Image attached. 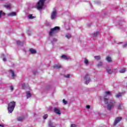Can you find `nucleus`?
Returning a JSON list of instances; mask_svg holds the SVG:
<instances>
[{
	"mask_svg": "<svg viewBox=\"0 0 127 127\" xmlns=\"http://www.w3.org/2000/svg\"><path fill=\"white\" fill-rule=\"evenodd\" d=\"M112 95V92L110 91H106L105 92L104 95V103L105 104H108L107 105V109L109 111H111L112 110V108H114L115 107V104H116V101L114 99H111L109 101L108 99H107V97H109Z\"/></svg>",
	"mask_w": 127,
	"mask_h": 127,
	"instance_id": "f257e3e1",
	"label": "nucleus"
},
{
	"mask_svg": "<svg viewBox=\"0 0 127 127\" xmlns=\"http://www.w3.org/2000/svg\"><path fill=\"white\" fill-rule=\"evenodd\" d=\"M14 108H15V102L14 101L10 102L8 104V112L9 114H11L12 112H13V110H14Z\"/></svg>",
	"mask_w": 127,
	"mask_h": 127,
	"instance_id": "f03ea898",
	"label": "nucleus"
},
{
	"mask_svg": "<svg viewBox=\"0 0 127 127\" xmlns=\"http://www.w3.org/2000/svg\"><path fill=\"white\" fill-rule=\"evenodd\" d=\"M46 0H40L37 4V8L40 10L43 8L44 5V2H45Z\"/></svg>",
	"mask_w": 127,
	"mask_h": 127,
	"instance_id": "7ed1b4c3",
	"label": "nucleus"
},
{
	"mask_svg": "<svg viewBox=\"0 0 127 127\" xmlns=\"http://www.w3.org/2000/svg\"><path fill=\"white\" fill-rule=\"evenodd\" d=\"M60 30V27L58 26H56L54 28L51 29L50 31L49 35L50 36L53 35V34H55V33H57Z\"/></svg>",
	"mask_w": 127,
	"mask_h": 127,
	"instance_id": "20e7f679",
	"label": "nucleus"
},
{
	"mask_svg": "<svg viewBox=\"0 0 127 127\" xmlns=\"http://www.w3.org/2000/svg\"><path fill=\"white\" fill-rule=\"evenodd\" d=\"M84 81L85 82V84H86V85H88L91 82V79H90V76L89 74H86L84 77Z\"/></svg>",
	"mask_w": 127,
	"mask_h": 127,
	"instance_id": "39448f33",
	"label": "nucleus"
},
{
	"mask_svg": "<svg viewBox=\"0 0 127 127\" xmlns=\"http://www.w3.org/2000/svg\"><path fill=\"white\" fill-rule=\"evenodd\" d=\"M57 15V10H56V9H54L53 11L52 12L51 15V19H52V20L55 19Z\"/></svg>",
	"mask_w": 127,
	"mask_h": 127,
	"instance_id": "423d86ee",
	"label": "nucleus"
},
{
	"mask_svg": "<svg viewBox=\"0 0 127 127\" xmlns=\"http://www.w3.org/2000/svg\"><path fill=\"white\" fill-rule=\"evenodd\" d=\"M107 72L108 74H112V72L117 73V72H118V69H113V71H112V70L110 68H107Z\"/></svg>",
	"mask_w": 127,
	"mask_h": 127,
	"instance_id": "0eeeda50",
	"label": "nucleus"
},
{
	"mask_svg": "<svg viewBox=\"0 0 127 127\" xmlns=\"http://www.w3.org/2000/svg\"><path fill=\"white\" fill-rule=\"evenodd\" d=\"M121 121H122V117H117L115 121L114 122V125L115 126H117V124L119 123H120V122H121Z\"/></svg>",
	"mask_w": 127,
	"mask_h": 127,
	"instance_id": "6e6552de",
	"label": "nucleus"
},
{
	"mask_svg": "<svg viewBox=\"0 0 127 127\" xmlns=\"http://www.w3.org/2000/svg\"><path fill=\"white\" fill-rule=\"evenodd\" d=\"M54 112L55 113V114H57V115H61V111H60V109L57 108H54Z\"/></svg>",
	"mask_w": 127,
	"mask_h": 127,
	"instance_id": "1a4fd4ad",
	"label": "nucleus"
},
{
	"mask_svg": "<svg viewBox=\"0 0 127 127\" xmlns=\"http://www.w3.org/2000/svg\"><path fill=\"white\" fill-rule=\"evenodd\" d=\"M7 16H10V17H12V16H16V12H11L7 14Z\"/></svg>",
	"mask_w": 127,
	"mask_h": 127,
	"instance_id": "9d476101",
	"label": "nucleus"
},
{
	"mask_svg": "<svg viewBox=\"0 0 127 127\" xmlns=\"http://www.w3.org/2000/svg\"><path fill=\"white\" fill-rule=\"evenodd\" d=\"M9 74H10L11 75L12 78H15L16 77V75L15 73H14V71L12 70H9Z\"/></svg>",
	"mask_w": 127,
	"mask_h": 127,
	"instance_id": "9b49d317",
	"label": "nucleus"
},
{
	"mask_svg": "<svg viewBox=\"0 0 127 127\" xmlns=\"http://www.w3.org/2000/svg\"><path fill=\"white\" fill-rule=\"evenodd\" d=\"M30 53V54H36V50L33 49V48H31L29 49Z\"/></svg>",
	"mask_w": 127,
	"mask_h": 127,
	"instance_id": "f8f14e48",
	"label": "nucleus"
},
{
	"mask_svg": "<svg viewBox=\"0 0 127 127\" xmlns=\"http://www.w3.org/2000/svg\"><path fill=\"white\" fill-rule=\"evenodd\" d=\"M4 7L6 8L7 9H11V4H5L4 5Z\"/></svg>",
	"mask_w": 127,
	"mask_h": 127,
	"instance_id": "ddd939ff",
	"label": "nucleus"
},
{
	"mask_svg": "<svg viewBox=\"0 0 127 127\" xmlns=\"http://www.w3.org/2000/svg\"><path fill=\"white\" fill-rule=\"evenodd\" d=\"M48 127H55V125H54V123L52 122L51 121H49L48 123Z\"/></svg>",
	"mask_w": 127,
	"mask_h": 127,
	"instance_id": "4468645a",
	"label": "nucleus"
},
{
	"mask_svg": "<svg viewBox=\"0 0 127 127\" xmlns=\"http://www.w3.org/2000/svg\"><path fill=\"white\" fill-rule=\"evenodd\" d=\"M125 107L124 105L122 104H120L118 106V110H123V109H124Z\"/></svg>",
	"mask_w": 127,
	"mask_h": 127,
	"instance_id": "2eb2a0df",
	"label": "nucleus"
},
{
	"mask_svg": "<svg viewBox=\"0 0 127 127\" xmlns=\"http://www.w3.org/2000/svg\"><path fill=\"white\" fill-rule=\"evenodd\" d=\"M61 67V65L60 64H55L54 66L55 69H60Z\"/></svg>",
	"mask_w": 127,
	"mask_h": 127,
	"instance_id": "dca6fc26",
	"label": "nucleus"
},
{
	"mask_svg": "<svg viewBox=\"0 0 127 127\" xmlns=\"http://www.w3.org/2000/svg\"><path fill=\"white\" fill-rule=\"evenodd\" d=\"M26 96H27V99H29V98H30V97H31V93H30V92L27 91Z\"/></svg>",
	"mask_w": 127,
	"mask_h": 127,
	"instance_id": "f3484780",
	"label": "nucleus"
},
{
	"mask_svg": "<svg viewBox=\"0 0 127 127\" xmlns=\"http://www.w3.org/2000/svg\"><path fill=\"white\" fill-rule=\"evenodd\" d=\"M84 63L86 66H88L89 65V61L87 59H84Z\"/></svg>",
	"mask_w": 127,
	"mask_h": 127,
	"instance_id": "a211bd4d",
	"label": "nucleus"
},
{
	"mask_svg": "<svg viewBox=\"0 0 127 127\" xmlns=\"http://www.w3.org/2000/svg\"><path fill=\"white\" fill-rule=\"evenodd\" d=\"M24 119V117H19L17 118L18 122H21L22 121H23Z\"/></svg>",
	"mask_w": 127,
	"mask_h": 127,
	"instance_id": "6ab92c4d",
	"label": "nucleus"
},
{
	"mask_svg": "<svg viewBox=\"0 0 127 127\" xmlns=\"http://www.w3.org/2000/svg\"><path fill=\"white\" fill-rule=\"evenodd\" d=\"M99 34H100V32H96L93 33V37H97V36H98V35H99Z\"/></svg>",
	"mask_w": 127,
	"mask_h": 127,
	"instance_id": "aec40b11",
	"label": "nucleus"
},
{
	"mask_svg": "<svg viewBox=\"0 0 127 127\" xmlns=\"http://www.w3.org/2000/svg\"><path fill=\"white\" fill-rule=\"evenodd\" d=\"M103 65H104V64L102 62H99L98 64H97V67L98 68H100V67H102V66H103Z\"/></svg>",
	"mask_w": 127,
	"mask_h": 127,
	"instance_id": "412c9836",
	"label": "nucleus"
},
{
	"mask_svg": "<svg viewBox=\"0 0 127 127\" xmlns=\"http://www.w3.org/2000/svg\"><path fill=\"white\" fill-rule=\"evenodd\" d=\"M28 18H29V19H33V18H35V17L32 16V14H29L28 16Z\"/></svg>",
	"mask_w": 127,
	"mask_h": 127,
	"instance_id": "4be33fe9",
	"label": "nucleus"
},
{
	"mask_svg": "<svg viewBox=\"0 0 127 127\" xmlns=\"http://www.w3.org/2000/svg\"><path fill=\"white\" fill-rule=\"evenodd\" d=\"M62 58L63 59H64V60H68V59H69V57H67V56H66L65 55H63L62 56Z\"/></svg>",
	"mask_w": 127,
	"mask_h": 127,
	"instance_id": "5701e85b",
	"label": "nucleus"
},
{
	"mask_svg": "<svg viewBox=\"0 0 127 127\" xmlns=\"http://www.w3.org/2000/svg\"><path fill=\"white\" fill-rule=\"evenodd\" d=\"M122 95H123V93H119L116 95V97L117 98H120V97H122Z\"/></svg>",
	"mask_w": 127,
	"mask_h": 127,
	"instance_id": "b1692460",
	"label": "nucleus"
},
{
	"mask_svg": "<svg viewBox=\"0 0 127 127\" xmlns=\"http://www.w3.org/2000/svg\"><path fill=\"white\" fill-rule=\"evenodd\" d=\"M1 57L2 58V60H3V61H4V62H5V61H6V59H5V58H4V54H2L1 56Z\"/></svg>",
	"mask_w": 127,
	"mask_h": 127,
	"instance_id": "393cba45",
	"label": "nucleus"
},
{
	"mask_svg": "<svg viewBox=\"0 0 127 127\" xmlns=\"http://www.w3.org/2000/svg\"><path fill=\"white\" fill-rule=\"evenodd\" d=\"M106 60L108 61V62H111L112 61V58L110 57H107L106 58Z\"/></svg>",
	"mask_w": 127,
	"mask_h": 127,
	"instance_id": "a878e982",
	"label": "nucleus"
},
{
	"mask_svg": "<svg viewBox=\"0 0 127 127\" xmlns=\"http://www.w3.org/2000/svg\"><path fill=\"white\" fill-rule=\"evenodd\" d=\"M2 15H5V13L3 12L2 11H0V18L1 17Z\"/></svg>",
	"mask_w": 127,
	"mask_h": 127,
	"instance_id": "bb28decb",
	"label": "nucleus"
},
{
	"mask_svg": "<svg viewBox=\"0 0 127 127\" xmlns=\"http://www.w3.org/2000/svg\"><path fill=\"white\" fill-rule=\"evenodd\" d=\"M65 37L67 38V39H70L71 38V35L70 34H66L65 35Z\"/></svg>",
	"mask_w": 127,
	"mask_h": 127,
	"instance_id": "cd10ccee",
	"label": "nucleus"
},
{
	"mask_svg": "<svg viewBox=\"0 0 127 127\" xmlns=\"http://www.w3.org/2000/svg\"><path fill=\"white\" fill-rule=\"evenodd\" d=\"M94 58H95L96 60H100V59H101V57H100V56H97L94 57Z\"/></svg>",
	"mask_w": 127,
	"mask_h": 127,
	"instance_id": "c85d7f7f",
	"label": "nucleus"
},
{
	"mask_svg": "<svg viewBox=\"0 0 127 127\" xmlns=\"http://www.w3.org/2000/svg\"><path fill=\"white\" fill-rule=\"evenodd\" d=\"M126 72V68H123L120 70V73H125Z\"/></svg>",
	"mask_w": 127,
	"mask_h": 127,
	"instance_id": "c756f323",
	"label": "nucleus"
},
{
	"mask_svg": "<svg viewBox=\"0 0 127 127\" xmlns=\"http://www.w3.org/2000/svg\"><path fill=\"white\" fill-rule=\"evenodd\" d=\"M21 86L23 89H25V83H22L21 84Z\"/></svg>",
	"mask_w": 127,
	"mask_h": 127,
	"instance_id": "7c9ffc66",
	"label": "nucleus"
},
{
	"mask_svg": "<svg viewBox=\"0 0 127 127\" xmlns=\"http://www.w3.org/2000/svg\"><path fill=\"white\" fill-rule=\"evenodd\" d=\"M48 118V115L47 114H45L43 116L44 120H46Z\"/></svg>",
	"mask_w": 127,
	"mask_h": 127,
	"instance_id": "2f4dec72",
	"label": "nucleus"
},
{
	"mask_svg": "<svg viewBox=\"0 0 127 127\" xmlns=\"http://www.w3.org/2000/svg\"><path fill=\"white\" fill-rule=\"evenodd\" d=\"M16 43L18 45H21V42L20 41H17Z\"/></svg>",
	"mask_w": 127,
	"mask_h": 127,
	"instance_id": "473e14b6",
	"label": "nucleus"
},
{
	"mask_svg": "<svg viewBox=\"0 0 127 127\" xmlns=\"http://www.w3.org/2000/svg\"><path fill=\"white\" fill-rule=\"evenodd\" d=\"M63 102L64 105L67 104V101L65 100V99H63Z\"/></svg>",
	"mask_w": 127,
	"mask_h": 127,
	"instance_id": "72a5a7b5",
	"label": "nucleus"
},
{
	"mask_svg": "<svg viewBox=\"0 0 127 127\" xmlns=\"http://www.w3.org/2000/svg\"><path fill=\"white\" fill-rule=\"evenodd\" d=\"M77 126L75 124H71L70 127H76Z\"/></svg>",
	"mask_w": 127,
	"mask_h": 127,
	"instance_id": "f704fd0d",
	"label": "nucleus"
},
{
	"mask_svg": "<svg viewBox=\"0 0 127 127\" xmlns=\"http://www.w3.org/2000/svg\"><path fill=\"white\" fill-rule=\"evenodd\" d=\"M85 108H86V109H90V106L89 105H86V106H85Z\"/></svg>",
	"mask_w": 127,
	"mask_h": 127,
	"instance_id": "c9c22d12",
	"label": "nucleus"
},
{
	"mask_svg": "<svg viewBox=\"0 0 127 127\" xmlns=\"http://www.w3.org/2000/svg\"><path fill=\"white\" fill-rule=\"evenodd\" d=\"M65 77L66 78H70V74H67V75H65Z\"/></svg>",
	"mask_w": 127,
	"mask_h": 127,
	"instance_id": "e433bc0d",
	"label": "nucleus"
},
{
	"mask_svg": "<svg viewBox=\"0 0 127 127\" xmlns=\"http://www.w3.org/2000/svg\"><path fill=\"white\" fill-rule=\"evenodd\" d=\"M10 89L11 90V91H13V86H10Z\"/></svg>",
	"mask_w": 127,
	"mask_h": 127,
	"instance_id": "4c0bfd02",
	"label": "nucleus"
},
{
	"mask_svg": "<svg viewBox=\"0 0 127 127\" xmlns=\"http://www.w3.org/2000/svg\"><path fill=\"white\" fill-rule=\"evenodd\" d=\"M53 41H57V39H53Z\"/></svg>",
	"mask_w": 127,
	"mask_h": 127,
	"instance_id": "58836bf2",
	"label": "nucleus"
},
{
	"mask_svg": "<svg viewBox=\"0 0 127 127\" xmlns=\"http://www.w3.org/2000/svg\"><path fill=\"white\" fill-rule=\"evenodd\" d=\"M0 127H4V125H0Z\"/></svg>",
	"mask_w": 127,
	"mask_h": 127,
	"instance_id": "ea45409f",
	"label": "nucleus"
}]
</instances>
